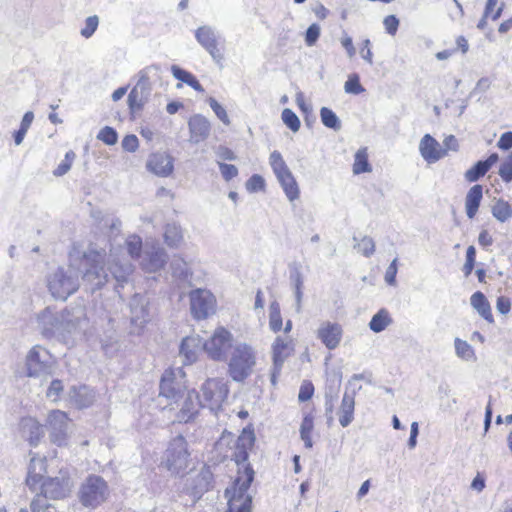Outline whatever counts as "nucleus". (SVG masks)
<instances>
[{
    "instance_id": "1",
    "label": "nucleus",
    "mask_w": 512,
    "mask_h": 512,
    "mask_svg": "<svg viewBox=\"0 0 512 512\" xmlns=\"http://www.w3.org/2000/svg\"><path fill=\"white\" fill-rule=\"evenodd\" d=\"M106 253L104 249H98L91 245L83 254L82 265L84 272L82 280L92 292L101 288L108 282V271L120 286H123L133 272V265L118 256V253L110 249L109 266L104 265Z\"/></svg>"
},
{
    "instance_id": "2",
    "label": "nucleus",
    "mask_w": 512,
    "mask_h": 512,
    "mask_svg": "<svg viewBox=\"0 0 512 512\" xmlns=\"http://www.w3.org/2000/svg\"><path fill=\"white\" fill-rule=\"evenodd\" d=\"M39 320L43 326V333L46 336L65 333H74L84 331L87 326V318L81 307L72 311H64L60 315H55L50 309H45L40 315Z\"/></svg>"
},
{
    "instance_id": "3",
    "label": "nucleus",
    "mask_w": 512,
    "mask_h": 512,
    "mask_svg": "<svg viewBox=\"0 0 512 512\" xmlns=\"http://www.w3.org/2000/svg\"><path fill=\"white\" fill-rule=\"evenodd\" d=\"M257 364V352L246 342H236L228 359V375L235 382L242 383L250 377Z\"/></svg>"
},
{
    "instance_id": "4",
    "label": "nucleus",
    "mask_w": 512,
    "mask_h": 512,
    "mask_svg": "<svg viewBox=\"0 0 512 512\" xmlns=\"http://www.w3.org/2000/svg\"><path fill=\"white\" fill-rule=\"evenodd\" d=\"M190 462L188 443L182 435H177L168 443L161 457L160 467L172 476H183L187 472Z\"/></svg>"
},
{
    "instance_id": "5",
    "label": "nucleus",
    "mask_w": 512,
    "mask_h": 512,
    "mask_svg": "<svg viewBox=\"0 0 512 512\" xmlns=\"http://www.w3.org/2000/svg\"><path fill=\"white\" fill-rule=\"evenodd\" d=\"M110 489L107 482L98 475H89L78 490L79 502L89 509H95L108 499Z\"/></svg>"
},
{
    "instance_id": "6",
    "label": "nucleus",
    "mask_w": 512,
    "mask_h": 512,
    "mask_svg": "<svg viewBox=\"0 0 512 512\" xmlns=\"http://www.w3.org/2000/svg\"><path fill=\"white\" fill-rule=\"evenodd\" d=\"M254 473L251 469H245L244 473L236 478L233 486L226 489L225 495L228 498L230 512H250L252 498L247 493Z\"/></svg>"
},
{
    "instance_id": "7",
    "label": "nucleus",
    "mask_w": 512,
    "mask_h": 512,
    "mask_svg": "<svg viewBox=\"0 0 512 512\" xmlns=\"http://www.w3.org/2000/svg\"><path fill=\"white\" fill-rule=\"evenodd\" d=\"M48 288L54 298L66 300L79 288V272L72 266L57 269L48 278Z\"/></svg>"
},
{
    "instance_id": "8",
    "label": "nucleus",
    "mask_w": 512,
    "mask_h": 512,
    "mask_svg": "<svg viewBox=\"0 0 512 512\" xmlns=\"http://www.w3.org/2000/svg\"><path fill=\"white\" fill-rule=\"evenodd\" d=\"M26 375L28 377H47L53 373L55 359L43 346H33L26 355Z\"/></svg>"
},
{
    "instance_id": "9",
    "label": "nucleus",
    "mask_w": 512,
    "mask_h": 512,
    "mask_svg": "<svg viewBox=\"0 0 512 512\" xmlns=\"http://www.w3.org/2000/svg\"><path fill=\"white\" fill-rule=\"evenodd\" d=\"M71 419L61 410H52L48 413L45 427L49 433L51 443L58 447H66L70 438Z\"/></svg>"
},
{
    "instance_id": "10",
    "label": "nucleus",
    "mask_w": 512,
    "mask_h": 512,
    "mask_svg": "<svg viewBox=\"0 0 512 512\" xmlns=\"http://www.w3.org/2000/svg\"><path fill=\"white\" fill-rule=\"evenodd\" d=\"M159 389V396L166 398L169 405L178 403L180 397L187 391L181 369L165 370L161 377Z\"/></svg>"
},
{
    "instance_id": "11",
    "label": "nucleus",
    "mask_w": 512,
    "mask_h": 512,
    "mask_svg": "<svg viewBox=\"0 0 512 512\" xmlns=\"http://www.w3.org/2000/svg\"><path fill=\"white\" fill-rule=\"evenodd\" d=\"M233 335L223 327L217 328L212 336L203 342V350L216 361L227 359L228 350L233 349Z\"/></svg>"
},
{
    "instance_id": "12",
    "label": "nucleus",
    "mask_w": 512,
    "mask_h": 512,
    "mask_svg": "<svg viewBox=\"0 0 512 512\" xmlns=\"http://www.w3.org/2000/svg\"><path fill=\"white\" fill-rule=\"evenodd\" d=\"M41 498L62 499L69 495L73 483L67 470L61 469L59 476L46 478L40 484Z\"/></svg>"
},
{
    "instance_id": "13",
    "label": "nucleus",
    "mask_w": 512,
    "mask_h": 512,
    "mask_svg": "<svg viewBox=\"0 0 512 512\" xmlns=\"http://www.w3.org/2000/svg\"><path fill=\"white\" fill-rule=\"evenodd\" d=\"M201 392L202 406L208 407L211 411H217L228 395V387L222 380L208 379L203 383Z\"/></svg>"
},
{
    "instance_id": "14",
    "label": "nucleus",
    "mask_w": 512,
    "mask_h": 512,
    "mask_svg": "<svg viewBox=\"0 0 512 512\" xmlns=\"http://www.w3.org/2000/svg\"><path fill=\"white\" fill-rule=\"evenodd\" d=\"M190 310L194 318L205 319L215 312L216 299L206 289H195L189 294Z\"/></svg>"
},
{
    "instance_id": "15",
    "label": "nucleus",
    "mask_w": 512,
    "mask_h": 512,
    "mask_svg": "<svg viewBox=\"0 0 512 512\" xmlns=\"http://www.w3.org/2000/svg\"><path fill=\"white\" fill-rule=\"evenodd\" d=\"M294 350L292 339L289 336L276 337L272 344L273 369L271 373V382L273 385L277 382V377L281 372L286 359L290 357Z\"/></svg>"
},
{
    "instance_id": "16",
    "label": "nucleus",
    "mask_w": 512,
    "mask_h": 512,
    "mask_svg": "<svg viewBox=\"0 0 512 512\" xmlns=\"http://www.w3.org/2000/svg\"><path fill=\"white\" fill-rule=\"evenodd\" d=\"M176 404L179 406L177 418L180 422L185 423L194 420L200 409L203 408L199 394L194 389L187 390Z\"/></svg>"
},
{
    "instance_id": "17",
    "label": "nucleus",
    "mask_w": 512,
    "mask_h": 512,
    "mask_svg": "<svg viewBox=\"0 0 512 512\" xmlns=\"http://www.w3.org/2000/svg\"><path fill=\"white\" fill-rule=\"evenodd\" d=\"M167 262V254L165 250L156 242L149 247L146 243V249L142 256L141 267L146 272H156L164 267Z\"/></svg>"
},
{
    "instance_id": "18",
    "label": "nucleus",
    "mask_w": 512,
    "mask_h": 512,
    "mask_svg": "<svg viewBox=\"0 0 512 512\" xmlns=\"http://www.w3.org/2000/svg\"><path fill=\"white\" fill-rule=\"evenodd\" d=\"M316 336L327 349L334 350L342 340L343 329L339 323L323 321L316 331Z\"/></svg>"
},
{
    "instance_id": "19",
    "label": "nucleus",
    "mask_w": 512,
    "mask_h": 512,
    "mask_svg": "<svg viewBox=\"0 0 512 512\" xmlns=\"http://www.w3.org/2000/svg\"><path fill=\"white\" fill-rule=\"evenodd\" d=\"M419 152L428 164L436 163L446 156V149H444L430 134H425L421 138L419 143Z\"/></svg>"
},
{
    "instance_id": "20",
    "label": "nucleus",
    "mask_w": 512,
    "mask_h": 512,
    "mask_svg": "<svg viewBox=\"0 0 512 512\" xmlns=\"http://www.w3.org/2000/svg\"><path fill=\"white\" fill-rule=\"evenodd\" d=\"M195 37L217 63L222 61L223 55L218 48L217 36L211 27L202 26L198 28Z\"/></svg>"
},
{
    "instance_id": "21",
    "label": "nucleus",
    "mask_w": 512,
    "mask_h": 512,
    "mask_svg": "<svg viewBox=\"0 0 512 512\" xmlns=\"http://www.w3.org/2000/svg\"><path fill=\"white\" fill-rule=\"evenodd\" d=\"M131 322L143 327L149 320L148 300L145 296L136 294L130 301Z\"/></svg>"
},
{
    "instance_id": "22",
    "label": "nucleus",
    "mask_w": 512,
    "mask_h": 512,
    "mask_svg": "<svg viewBox=\"0 0 512 512\" xmlns=\"http://www.w3.org/2000/svg\"><path fill=\"white\" fill-rule=\"evenodd\" d=\"M146 166L155 175L166 177L173 171V158L166 153H154L149 157Z\"/></svg>"
},
{
    "instance_id": "23",
    "label": "nucleus",
    "mask_w": 512,
    "mask_h": 512,
    "mask_svg": "<svg viewBox=\"0 0 512 512\" xmlns=\"http://www.w3.org/2000/svg\"><path fill=\"white\" fill-rule=\"evenodd\" d=\"M189 141L198 144L208 138L211 130L210 122L202 115H194L188 121Z\"/></svg>"
},
{
    "instance_id": "24",
    "label": "nucleus",
    "mask_w": 512,
    "mask_h": 512,
    "mask_svg": "<svg viewBox=\"0 0 512 512\" xmlns=\"http://www.w3.org/2000/svg\"><path fill=\"white\" fill-rule=\"evenodd\" d=\"M203 350V341L200 336L193 335L185 337L180 346V356L183 357V363L190 365L194 363Z\"/></svg>"
},
{
    "instance_id": "25",
    "label": "nucleus",
    "mask_w": 512,
    "mask_h": 512,
    "mask_svg": "<svg viewBox=\"0 0 512 512\" xmlns=\"http://www.w3.org/2000/svg\"><path fill=\"white\" fill-rule=\"evenodd\" d=\"M46 472V459L33 456L28 468L27 485L32 490H36L37 486L44 480L43 478Z\"/></svg>"
},
{
    "instance_id": "26",
    "label": "nucleus",
    "mask_w": 512,
    "mask_h": 512,
    "mask_svg": "<svg viewBox=\"0 0 512 512\" xmlns=\"http://www.w3.org/2000/svg\"><path fill=\"white\" fill-rule=\"evenodd\" d=\"M483 198V187L479 184L472 186L465 197V212L469 219H473L480 207Z\"/></svg>"
},
{
    "instance_id": "27",
    "label": "nucleus",
    "mask_w": 512,
    "mask_h": 512,
    "mask_svg": "<svg viewBox=\"0 0 512 512\" xmlns=\"http://www.w3.org/2000/svg\"><path fill=\"white\" fill-rule=\"evenodd\" d=\"M21 429L23 436L34 446L44 435L43 426L34 418H24L21 421Z\"/></svg>"
},
{
    "instance_id": "28",
    "label": "nucleus",
    "mask_w": 512,
    "mask_h": 512,
    "mask_svg": "<svg viewBox=\"0 0 512 512\" xmlns=\"http://www.w3.org/2000/svg\"><path fill=\"white\" fill-rule=\"evenodd\" d=\"M69 397L71 403L78 408H86L94 401V393L87 386L73 387Z\"/></svg>"
},
{
    "instance_id": "29",
    "label": "nucleus",
    "mask_w": 512,
    "mask_h": 512,
    "mask_svg": "<svg viewBox=\"0 0 512 512\" xmlns=\"http://www.w3.org/2000/svg\"><path fill=\"white\" fill-rule=\"evenodd\" d=\"M164 241L171 248H178L184 241L183 230L177 223H168L164 229Z\"/></svg>"
},
{
    "instance_id": "30",
    "label": "nucleus",
    "mask_w": 512,
    "mask_h": 512,
    "mask_svg": "<svg viewBox=\"0 0 512 512\" xmlns=\"http://www.w3.org/2000/svg\"><path fill=\"white\" fill-rule=\"evenodd\" d=\"M355 400L354 396L345 393L339 411V422L342 427H347L353 421Z\"/></svg>"
},
{
    "instance_id": "31",
    "label": "nucleus",
    "mask_w": 512,
    "mask_h": 512,
    "mask_svg": "<svg viewBox=\"0 0 512 512\" xmlns=\"http://www.w3.org/2000/svg\"><path fill=\"white\" fill-rule=\"evenodd\" d=\"M160 68L157 65H150L139 71L138 81L134 87L146 90L151 93L152 79L158 77Z\"/></svg>"
},
{
    "instance_id": "32",
    "label": "nucleus",
    "mask_w": 512,
    "mask_h": 512,
    "mask_svg": "<svg viewBox=\"0 0 512 512\" xmlns=\"http://www.w3.org/2000/svg\"><path fill=\"white\" fill-rule=\"evenodd\" d=\"M491 213L497 221L505 223L512 218V206L502 198L495 199L491 206Z\"/></svg>"
},
{
    "instance_id": "33",
    "label": "nucleus",
    "mask_w": 512,
    "mask_h": 512,
    "mask_svg": "<svg viewBox=\"0 0 512 512\" xmlns=\"http://www.w3.org/2000/svg\"><path fill=\"white\" fill-rule=\"evenodd\" d=\"M470 302L472 307L478 311V313L486 320L492 321V314L490 309V304L487 301L486 297L482 292H475L471 298Z\"/></svg>"
},
{
    "instance_id": "34",
    "label": "nucleus",
    "mask_w": 512,
    "mask_h": 512,
    "mask_svg": "<svg viewBox=\"0 0 512 512\" xmlns=\"http://www.w3.org/2000/svg\"><path fill=\"white\" fill-rule=\"evenodd\" d=\"M150 94L146 90L139 89L137 87H133L131 92L128 95V104L129 108L132 111L140 110L148 101Z\"/></svg>"
},
{
    "instance_id": "35",
    "label": "nucleus",
    "mask_w": 512,
    "mask_h": 512,
    "mask_svg": "<svg viewBox=\"0 0 512 512\" xmlns=\"http://www.w3.org/2000/svg\"><path fill=\"white\" fill-rule=\"evenodd\" d=\"M392 323V318L386 309H380L371 319L369 328L379 333L385 330Z\"/></svg>"
},
{
    "instance_id": "36",
    "label": "nucleus",
    "mask_w": 512,
    "mask_h": 512,
    "mask_svg": "<svg viewBox=\"0 0 512 512\" xmlns=\"http://www.w3.org/2000/svg\"><path fill=\"white\" fill-rule=\"evenodd\" d=\"M269 163H270V165L273 169V172L276 175L278 180L285 177L286 175L291 174V171L288 168V166L286 165L280 152L273 151L270 154Z\"/></svg>"
},
{
    "instance_id": "37",
    "label": "nucleus",
    "mask_w": 512,
    "mask_h": 512,
    "mask_svg": "<svg viewBox=\"0 0 512 512\" xmlns=\"http://www.w3.org/2000/svg\"><path fill=\"white\" fill-rule=\"evenodd\" d=\"M171 71H172L173 76L176 79L186 83L187 85L192 87L194 90H196L198 92H203L204 91L202 85L199 83V81L190 72H188L186 70H183V69H181L180 67H178L176 65H173L171 67Z\"/></svg>"
},
{
    "instance_id": "38",
    "label": "nucleus",
    "mask_w": 512,
    "mask_h": 512,
    "mask_svg": "<svg viewBox=\"0 0 512 512\" xmlns=\"http://www.w3.org/2000/svg\"><path fill=\"white\" fill-rule=\"evenodd\" d=\"M171 270L174 277L183 281L188 280L192 275L188 263L180 257H175L172 260Z\"/></svg>"
},
{
    "instance_id": "39",
    "label": "nucleus",
    "mask_w": 512,
    "mask_h": 512,
    "mask_svg": "<svg viewBox=\"0 0 512 512\" xmlns=\"http://www.w3.org/2000/svg\"><path fill=\"white\" fill-rule=\"evenodd\" d=\"M281 184L287 198L294 201L299 197V188L292 173L278 180Z\"/></svg>"
},
{
    "instance_id": "40",
    "label": "nucleus",
    "mask_w": 512,
    "mask_h": 512,
    "mask_svg": "<svg viewBox=\"0 0 512 512\" xmlns=\"http://www.w3.org/2000/svg\"><path fill=\"white\" fill-rule=\"evenodd\" d=\"M314 429V419H313V416L311 415H305L303 420H302V423H301V426H300V436H301V439L304 441V444H305V447L306 448H312L313 446V442H312V439H311V433Z\"/></svg>"
},
{
    "instance_id": "41",
    "label": "nucleus",
    "mask_w": 512,
    "mask_h": 512,
    "mask_svg": "<svg viewBox=\"0 0 512 512\" xmlns=\"http://www.w3.org/2000/svg\"><path fill=\"white\" fill-rule=\"evenodd\" d=\"M282 325L280 305L277 301H273L269 306V328L273 332H279L282 329Z\"/></svg>"
},
{
    "instance_id": "42",
    "label": "nucleus",
    "mask_w": 512,
    "mask_h": 512,
    "mask_svg": "<svg viewBox=\"0 0 512 512\" xmlns=\"http://www.w3.org/2000/svg\"><path fill=\"white\" fill-rule=\"evenodd\" d=\"M371 166L368 163V154L366 148L359 149L355 154L353 173L360 174L364 172H370Z\"/></svg>"
},
{
    "instance_id": "43",
    "label": "nucleus",
    "mask_w": 512,
    "mask_h": 512,
    "mask_svg": "<svg viewBox=\"0 0 512 512\" xmlns=\"http://www.w3.org/2000/svg\"><path fill=\"white\" fill-rule=\"evenodd\" d=\"M320 118L324 126L338 131L341 129V121L337 115L329 108L322 107L320 110Z\"/></svg>"
},
{
    "instance_id": "44",
    "label": "nucleus",
    "mask_w": 512,
    "mask_h": 512,
    "mask_svg": "<svg viewBox=\"0 0 512 512\" xmlns=\"http://www.w3.org/2000/svg\"><path fill=\"white\" fill-rule=\"evenodd\" d=\"M354 248H358V250L365 256L370 257L375 252V242L371 237L364 236L360 241L357 240L356 237H353Z\"/></svg>"
},
{
    "instance_id": "45",
    "label": "nucleus",
    "mask_w": 512,
    "mask_h": 512,
    "mask_svg": "<svg viewBox=\"0 0 512 512\" xmlns=\"http://www.w3.org/2000/svg\"><path fill=\"white\" fill-rule=\"evenodd\" d=\"M281 118L284 124L293 132H297L300 129V120L291 109H284L282 111Z\"/></svg>"
},
{
    "instance_id": "46",
    "label": "nucleus",
    "mask_w": 512,
    "mask_h": 512,
    "mask_svg": "<svg viewBox=\"0 0 512 512\" xmlns=\"http://www.w3.org/2000/svg\"><path fill=\"white\" fill-rule=\"evenodd\" d=\"M126 246H127V251L132 258L140 257V253H141V249H142V240L139 236L130 235L126 239Z\"/></svg>"
},
{
    "instance_id": "47",
    "label": "nucleus",
    "mask_w": 512,
    "mask_h": 512,
    "mask_svg": "<svg viewBox=\"0 0 512 512\" xmlns=\"http://www.w3.org/2000/svg\"><path fill=\"white\" fill-rule=\"evenodd\" d=\"M487 173V166L478 161L473 167L465 172V178L469 182H475Z\"/></svg>"
},
{
    "instance_id": "48",
    "label": "nucleus",
    "mask_w": 512,
    "mask_h": 512,
    "mask_svg": "<svg viewBox=\"0 0 512 512\" xmlns=\"http://www.w3.org/2000/svg\"><path fill=\"white\" fill-rule=\"evenodd\" d=\"M344 90L346 93L358 95L365 91L359 81V76L357 74H353L349 76L348 80L345 82Z\"/></svg>"
},
{
    "instance_id": "49",
    "label": "nucleus",
    "mask_w": 512,
    "mask_h": 512,
    "mask_svg": "<svg viewBox=\"0 0 512 512\" xmlns=\"http://www.w3.org/2000/svg\"><path fill=\"white\" fill-rule=\"evenodd\" d=\"M454 344L457 356L466 360H469L473 356V349L466 341L456 338Z\"/></svg>"
},
{
    "instance_id": "50",
    "label": "nucleus",
    "mask_w": 512,
    "mask_h": 512,
    "mask_svg": "<svg viewBox=\"0 0 512 512\" xmlns=\"http://www.w3.org/2000/svg\"><path fill=\"white\" fill-rule=\"evenodd\" d=\"M76 155L73 151H68L65 154L64 160L58 165V167L54 170L55 176H63L65 175L71 168L72 163L75 159Z\"/></svg>"
},
{
    "instance_id": "51",
    "label": "nucleus",
    "mask_w": 512,
    "mask_h": 512,
    "mask_svg": "<svg viewBox=\"0 0 512 512\" xmlns=\"http://www.w3.org/2000/svg\"><path fill=\"white\" fill-rule=\"evenodd\" d=\"M476 259V249L474 246H469L466 251V261L463 265V272L465 277H468L474 268Z\"/></svg>"
},
{
    "instance_id": "52",
    "label": "nucleus",
    "mask_w": 512,
    "mask_h": 512,
    "mask_svg": "<svg viewBox=\"0 0 512 512\" xmlns=\"http://www.w3.org/2000/svg\"><path fill=\"white\" fill-rule=\"evenodd\" d=\"M99 24L98 16H89L85 20V26L81 29V35L85 38H90L96 31Z\"/></svg>"
},
{
    "instance_id": "53",
    "label": "nucleus",
    "mask_w": 512,
    "mask_h": 512,
    "mask_svg": "<svg viewBox=\"0 0 512 512\" xmlns=\"http://www.w3.org/2000/svg\"><path fill=\"white\" fill-rule=\"evenodd\" d=\"M97 138L107 145H114L118 140L115 130L108 126L100 130Z\"/></svg>"
},
{
    "instance_id": "54",
    "label": "nucleus",
    "mask_w": 512,
    "mask_h": 512,
    "mask_svg": "<svg viewBox=\"0 0 512 512\" xmlns=\"http://www.w3.org/2000/svg\"><path fill=\"white\" fill-rule=\"evenodd\" d=\"M63 392V384L60 380H53L46 391V397L53 402L59 400Z\"/></svg>"
},
{
    "instance_id": "55",
    "label": "nucleus",
    "mask_w": 512,
    "mask_h": 512,
    "mask_svg": "<svg viewBox=\"0 0 512 512\" xmlns=\"http://www.w3.org/2000/svg\"><path fill=\"white\" fill-rule=\"evenodd\" d=\"M320 33H321V27L316 23L311 24L308 27V29L306 30V34H305L306 45L309 47L315 45V43L317 42V40L320 36Z\"/></svg>"
},
{
    "instance_id": "56",
    "label": "nucleus",
    "mask_w": 512,
    "mask_h": 512,
    "mask_svg": "<svg viewBox=\"0 0 512 512\" xmlns=\"http://www.w3.org/2000/svg\"><path fill=\"white\" fill-rule=\"evenodd\" d=\"M208 103L211 107V109L214 111L216 116L223 122L225 125L230 124V119L228 117V114L226 110L216 101L214 98H209Z\"/></svg>"
},
{
    "instance_id": "57",
    "label": "nucleus",
    "mask_w": 512,
    "mask_h": 512,
    "mask_svg": "<svg viewBox=\"0 0 512 512\" xmlns=\"http://www.w3.org/2000/svg\"><path fill=\"white\" fill-rule=\"evenodd\" d=\"M499 175L505 182H510L512 180V154L501 163Z\"/></svg>"
},
{
    "instance_id": "58",
    "label": "nucleus",
    "mask_w": 512,
    "mask_h": 512,
    "mask_svg": "<svg viewBox=\"0 0 512 512\" xmlns=\"http://www.w3.org/2000/svg\"><path fill=\"white\" fill-rule=\"evenodd\" d=\"M265 186V181L262 176L258 174L252 175L249 180L246 182V189L250 192H256L263 190Z\"/></svg>"
},
{
    "instance_id": "59",
    "label": "nucleus",
    "mask_w": 512,
    "mask_h": 512,
    "mask_svg": "<svg viewBox=\"0 0 512 512\" xmlns=\"http://www.w3.org/2000/svg\"><path fill=\"white\" fill-rule=\"evenodd\" d=\"M218 164L221 175L226 181H230L231 179L238 175V169L235 165L225 164L222 162H219Z\"/></svg>"
},
{
    "instance_id": "60",
    "label": "nucleus",
    "mask_w": 512,
    "mask_h": 512,
    "mask_svg": "<svg viewBox=\"0 0 512 512\" xmlns=\"http://www.w3.org/2000/svg\"><path fill=\"white\" fill-rule=\"evenodd\" d=\"M397 261L398 259L395 258L391 263L390 265L388 266V268L386 269V272H385V281L386 283H388L389 285H395L396 283V274H397V271H398V268H397Z\"/></svg>"
},
{
    "instance_id": "61",
    "label": "nucleus",
    "mask_w": 512,
    "mask_h": 512,
    "mask_svg": "<svg viewBox=\"0 0 512 512\" xmlns=\"http://www.w3.org/2000/svg\"><path fill=\"white\" fill-rule=\"evenodd\" d=\"M31 510L32 512H51L47 501L40 496L31 502Z\"/></svg>"
},
{
    "instance_id": "62",
    "label": "nucleus",
    "mask_w": 512,
    "mask_h": 512,
    "mask_svg": "<svg viewBox=\"0 0 512 512\" xmlns=\"http://www.w3.org/2000/svg\"><path fill=\"white\" fill-rule=\"evenodd\" d=\"M383 24L387 33L394 35L399 26V20L394 15H389L384 18Z\"/></svg>"
},
{
    "instance_id": "63",
    "label": "nucleus",
    "mask_w": 512,
    "mask_h": 512,
    "mask_svg": "<svg viewBox=\"0 0 512 512\" xmlns=\"http://www.w3.org/2000/svg\"><path fill=\"white\" fill-rule=\"evenodd\" d=\"M122 147L128 152H134L138 148V138L135 135H127L122 141Z\"/></svg>"
},
{
    "instance_id": "64",
    "label": "nucleus",
    "mask_w": 512,
    "mask_h": 512,
    "mask_svg": "<svg viewBox=\"0 0 512 512\" xmlns=\"http://www.w3.org/2000/svg\"><path fill=\"white\" fill-rule=\"evenodd\" d=\"M497 146L502 150H508L512 147V132H505L501 135Z\"/></svg>"
}]
</instances>
